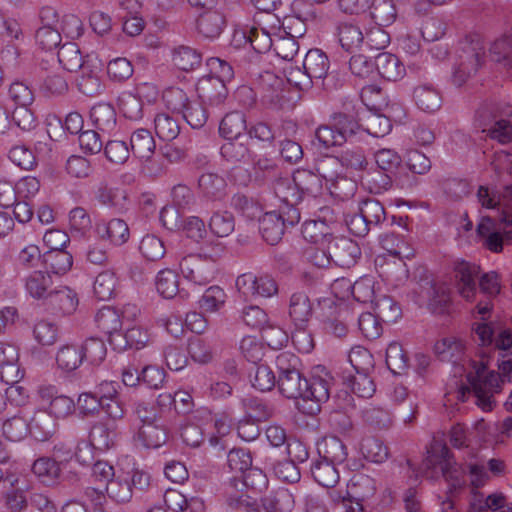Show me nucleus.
Returning <instances> with one entry per match:
<instances>
[{"label": "nucleus", "instance_id": "7", "mask_svg": "<svg viewBox=\"0 0 512 512\" xmlns=\"http://www.w3.org/2000/svg\"><path fill=\"white\" fill-rule=\"evenodd\" d=\"M179 269L185 279L196 285H206L213 279V267L201 254L184 256L180 260Z\"/></svg>", "mask_w": 512, "mask_h": 512}, {"label": "nucleus", "instance_id": "19", "mask_svg": "<svg viewBox=\"0 0 512 512\" xmlns=\"http://www.w3.org/2000/svg\"><path fill=\"white\" fill-rule=\"evenodd\" d=\"M125 311H121L115 307L103 306L95 315V323L97 328L104 334L108 335L109 343L111 339L120 334Z\"/></svg>", "mask_w": 512, "mask_h": 512}, {"label": "nucleus", "instance_id": "49", "mask_svg": "<svg viewBox=\"0 0 512 512\" xmlns=\"http://www.w3.org/2000/svg\"><path fill=\"white\" fill-rule=\"evenodd\" d=\"M127 198L126 193L118 188L109 186L106 182H101L94 190V199L101 205L121 210L122 201Z\"/></svg>", "mask_w": 512, "mask_h": 512}, {"label": "nucleus", "instance_id": "43", "mask_svg": "<svg viewBox=\"0 0 512 512\" xmlns=\"http://www.w3.org/2000/svg\"><path fill=\"white\" fill-rule=\"evenodd\" d=\"M32 472L45 485H53L61 475V468L57 460L51 457H40L34 461Z\"/></svg>", "mask_w": 512, "mask_h": 512}, {"label": "nucleus", "instance_id": "1", "mask_svg": "<svg viewBox=\"0 0 512 512\" xmlns=\"http://www.w3.org/2000/svg\"><path fill=\"white\" fill-rule=\"evenodd\" d=\"M501 374L495 371H489L486 375L484 372L486 366L480 364L475 373H468L466 379L470 384L471 390L476 397V404L484 412H490L495 406L494 394L501 392L504 380L507 378L512 381V360H503L498 366Z\"/></svg>", "mask_w": 512, "mask_h": 512}, {"label": "nucleus", "instance_id": "33", "mask_svg": "<svg viewBox=\"0 0 512 512\" xmlns=\"http://www.w3.org/2000/svg\"><path fill=\"white\" fill-rule=\"evenodd\" d=\"M28 425L30 435L38 441L48 440L56 431L55 418L47 410H37Z\"/></svg>", "mask_w": 512, "mask_h": 512}, {"label": "nucleus", "instance_id": "17", "mask_svg": "<svg viewBox=\"0 0 512 512\" xmlns=\"http://www.w3.org/2000/svg\"><path fill=\"white\" fill-rule=\"evenodd\" d=\"M332 127L342 136L344 143L357 134L362 128L359 112L355 106H345L344 111L335 112L330 116Z\"/></svg>", "mask_w": 512, "mask_h": 512}, {"label": "nucleus", "instance_id": "22", "mask_svg": "<svg viewBox=\"0 0 512 512\" xmlns=\"http://www.w3.org/2000/svg\"><path fill=\"white\" fill-rule=\"evenodd\" d=\"M243 487L256 493H262L268 487V478L261 469L251 466L241 478L232 477L227 483V489L236 492H242Z\"/></svg>", "mask_w": 512, "mask_h": 512}, {"label": "nucleus", "instance_id": "10", "mask_svg": "<svg viewBox=\"0 0 512 512\" xmlns=\"http://www.w3.org/2000/svg\"><path fill=\"white\" fill-rule=\"evenodd\" d=\"M250 138L272 144L275 139L293 137L297 133V124L292 120H283L277 129H273L268 123L259 121L247 130Z\"/></svg>", "mask_w": 512, "mask_h": 512}, {"label": "nucleus", "instance_id": "62", "mask_svg": "<svg viewBox=\"0 0 512 512\" xmlns=\"http://www.w3.org/2000/svg\"><path fill=\"white\" fill-rule=\"evenodd\" d=\"M156 135L164 141L174 140L180 133L178 121L167 113H159L154 118Z\"/></svg>", "mask_w": 512, "mask_h": 512}, {"label": "nucleus", "instance_id": "45", "mask_svg": "<svg viewBox=\"0 0 512 512\" xmlns=\"http://www.w3.org/2000/svg\"><path fill=\"white\" fill-rule=\"evenodd\" d=\"M342 167L347 171H366L369 165L365 150L359 146L347 147L337 155Z\"/></svg>", "mask_w": 512, "mask_h": 512}, {"label": "nucleus", "instance_id": "57", "mask_svg": "<svg viewBox=\"0 0 512 512\" xmlns=\"http://www.w3.org/2000/svg\"><path fill=\"white\" fill-rule=\"evenodd\" d=\"M245 417L258 422L266 421L272 416V408L263 399L248 396L241 400Z\"/></svg>", "mask_w": 512, "mask_h": 512}, {"label": "nucleus", "instance_id": "38", "mask_svg": "<svg viewBox=\"0 0 512 512\" xmlns=\"http://www.w3.org/2000/svg\"><path fill=\"white\" fill-rule=\"evenodd\" d=\"M52 277L48 271H33L25 278V289L34 299L49 297L52 288Z\"/></svg>", "mask_w": 512, "mask_h": 512}, {"label": "nucleus", "instance_id": "27", "mask_svg": "<svg viewBox=\"0 0 512 512\" xmlns=\"http://www.w3.org/2000/svg\"><path fill=\"white\" fill-rule=\"evenodd\" d=\"M149 342V334L146 329L140 326L128 328L124 334H116L111 339V346L114 350L122 351L126 349L139 350Z\"/></svg>", "mask_w": 512, "mask_h": 512}, {"label": "nucleus", "instance_id": "41", "mask_svg": "<svg viewBox=\"0 0 512 512\" xmlns=\"http://www.w3.org/2000/svg\"><path fill=\"white\" fill-rule=\"evenodd\" d=\"M293 179L301 192L303 199L305 197H317L322 192V180L320 176L310 170H297L293 173Z\"/></svg>", "mask_w": 512, "mask_h": 512}, {"label": "nucleus", "instance_id": "32", "mask_svg": "<svg viewBox=\"0 0 512 512\" xmlns=\"http://www.w3.org/2000/svg\"><path fill=\"white\" fill-rule=\"evenodd\" d=\"M343 167L338 156H326L320 159L316 164L317 175L320 179H325L328 183L340 182L350 185L353 188V181L343 175Z\"/></svg>", "mask_w": 512, "mask_h": 512}, {"label": "nucleus", "instance_id": "15", "mask_svg": "<svg viewBox=\"0 0 512 512\" xmlns=\"http://www.w3.org/2000/svg\"><path fill=\"white\" fill-rule=\"evenodd\" d=\"M479 271V266L470 262L461 260L455 263L454 272L458 292L466 300H471L475 296Z\"/></svg>", "mask_w": 512, "mask_h": 512}, {"label": "nucleus", "instance_id": "26", "mask_svg": "<svg viewBox=\"0 0 512 512\" xmlns=\"http://www.w3.org/2000/svg\"><path fill=\"white\" fill-rule=\"evenodd\" d=\"M285 229L283 219L277 211L266 212L259 218V231L262 238L270 245H276L281 241Z\"/></svg>", "mask_w": 512, "mask_h": 512}, {"label": "nucleus", "instance_id": "23", "mask_svg": "<svg viewBox=\"0 0 512 512\" xmlns=\"http://www.w3.org/2000/svg\"><path fill=\"white\" fill-rule=\"evenodd\" d=\"M227 183L223 176L205 172L198 178L199 194L209 201H221L226 196Z\"/></svg>", "mask_w": 512, "mask_h": 512}, {"label": "nucleus", "instance_id": "52", "mask_svg": "<svg viewBox=\"0 0 512 512\" xmlns=\"http://www.w3.org/2000/svg\"><path fill=\"white\" fill-rule=\"evenodd\" d=\"M373 310L376 317H379L386 324L395 323L402 316L399 303L387 295L379 297L374 302Z\"/></svg>", "mask_w": 512, "mask_h": 512}, {"label": "nucleus", "instance_id": "36", "mask_svg": "<svg viewBox=\"0 0 512 512\" xmlns=\"http://www.w3.org/2000/svg\"><path fill=\"white\" fill-rule=\"evenodd\" d=\"M116 426L108 422H96L89 432V443L95 449L106 451L112 448L116 442Z\"/></svg>", "mask_w": 512, "mask_h": 512}, {"label": "nucleus", "instance_id": "3", "mask_svg": "<svg viewBox=\"0 0 512 512\" xmlns=\"http://www.w3.org/2000/svg\"><path fill=\"white\" fill-rule=\"evenodd\" d=\"M458 59L451 80L455 86L461 87L485 62V47L478 35H468L460 41Z\"/></svg>", "mask_w": 512, "mask_h": 512}, {"label": "nucleus", "instance_id": "60", "mask_svg": "<svg viewBox=\"0 0 512 512\" xmlns=\"http://www.w3.org/2000/svg\"><path fill=\"white\" fill-rule=\"evenodd\" d=\"M77 87L82 94L88 97L97 96L104 90V85L98 73L87 66L82 69V74L77 80Z\"/></svg>", "mask_w": 512, "mask_h": 512}, {"label": "nucleus", "instance_id": "16", "mask_svg": "<svg viewBox=\"0 0 512 512\" xmlns=\"http://www.w3.org/2000/svg\"><path fill=\"white\" fill-rule=\"evenodd\" d=\"M196 91L202 102H207L212 106L223 104L228 96L226 83L207 75L198 80Z\"/></svg>", "mask_w": 512, "mask_h": 512}, {"label": "nucleus", "instance_id": "58", "mask_svg": "<svg viewBox=\"0 0 512 512\" xmlns=\"http://www.w3.org/2000/svg\"><path fill=\"white\" fill-rule=\"evenodd\" d=\"M156 289L159 294L167 299H171L180 293L178 274L169 268L158 272L156 277Z\"/></svg>", "mask_w": 512, "mask_h": 512}, {"label": "nucleus", "instance_id": "9", "mask_svg": "<svg viewBox=\"0 0 512 512\" xmlns=\"http://www.w3.org/2000/svg\"><path fill=\"white\" fill-rule=\"evenodd\" d=\"M227 26V18L218 10L205 11L198 15L195 21L196 33L206 41H215Z\"/></svg>", "mask_w": 512, "mask_h": 512}, {"label": "nucleus", "instance_id": "11", "mask_svg": "<svg viewBox=\"0 0 512 512\" xmlns=\"http://www.w3.org/2000/svg\"><path fill=\"white\" fill-rule=\"evenodd\" d=\"M313 313L312 302L305 292L297 291L290 296L288 316L294 328H308Z\"/></svg>", "mask_w": 512, "mask_h": 512}, {"label": "nucleus", "instance_id": "54", "mask_svg": "<svg viewBox=\"0 0 512 512\" xmlns=\"http://www.w3.org/2000/svg\"><path fill=\"white\" fill-rule=\"evenodd\" d=\"M464 346L455 338H443L434 345L435 354L443 362L456 364L463 355Z\"/></svg>", "mask_w": 512, "mask_h": 512}, {"label": "nucleus", "instance_id": "20", "mask_svg": "<svg viewBox=\"0 0 512 512\" xmlns=\"http://www.w3.org/2000/svg\"><path fill=\"white\" fill-rule=\"evenodd\" d=\"M47 303L55 314L70 315L76 310L79 299L73 289L60 286L50 291Z\"/></svg>", "mask_w": 512, "mask_h": 512}, {"label": "nucleus", "instance_id": "2", "mask_svg": "<svg viewBox=\"0 0 512 512\" xmlns=\"http://www.w3.org/2000/svg\"><path fill=\"white\" fill-rule=\"evenodd\" d=\"M275 366L279 392L288 399L301 398L307 387V378L302 372L300 358L292 352L284 351L276 357Z\"/></svg>", "mask_w": 512, "mask_h": 512}, {"label": "nucleus", "instance_id": "47", "mask_svg": "<svg viewBox=\"0 0 512 512\" xmlns=\"http://www.w3.org/2000/svg\"><path fill=\"white\" fill-rule=\"evenodd\" d=\"M368 10L378 26H390L397 17V10L392 0H370Z\"/></svg>", "mask_w": 512, "mask_h": 512}, {"label": "nucleus", "instance_id": "51", "mask_svg": "<svg viewBox=\"0 0 512 512\" xmlns=\"http://www.w3.org/2000/svg\"><path fill=\"white\" fill-rule=\"evenodd\" d=\"M128 482V474H120L105 485L107 496L116 503H128L133 497V490Z\"/></svg>", "mask_w": 512, "mask_h": 512}, {"label": "nucleus", "instance_id": "18", "mask_svg": "<svg viewBox=\"0 0 512 512\" xmlns=\"http://www.w3.org/2000/svg\"><path fill=\"white\" fill-rule=\"evenodd\" d=\"M412 96L417 108L425 113H435L443 104L441 91L431 83H422L414 87Z\"/></svg>", "mask_w": 512, "mask_h": 512}, {"label": "nucleus", "instance_id": "39", "mask_svg": "<svg viewBox=\"0 0 512 512\" xmlns=\"http://www.w3.org/2000/svg\"><path fill=\"white\" fill-rule=\"evenodd\" d=\"M335 35L342 49L346 52H352L358 48L364 40L361 29L349 22H339L335 27Z\"/></svg>", "mask_w": 512, "mask_h": 512}, {"label": "nucleus", "instance_id": "30", "mask_svg": "<svg viewBox=\"0 0 512 512\" xmlns=\"http://www.w3.org/2000/svg\"><path fill=\"white\" fill-rule=\"evenodd\" d=\"M96 233L102 240H107L115 246H121L129 239V228L122 219L114 218L108 222L98 223Z\"/></svg>", "mask_w": 512, "mask_h": 512}, {"label": "nucleus", "instance_id": "44", "mask_svg": "<svg viewBox=\"0 0 512 512\" xmlns=\"http://www.w3.org/2000/svg\"><path fill=\"white\" fill-rule=\"evenodd\" d=\"M131 151L141 159H150L154 154L156 144L151 132L147 129H137L130 138Z\"/></svg>", "mask_w": 512, "mask_h": 512}, {"label": "nucleus", "instance_id": "34", "mask_svg": "<svg viewBox=\"0 0 512 512\" xmlns=\"http://www.w3.org/2000/svg\"><path fill=\"white\" fill-rule=\"evenodd\" d=\"M246 130V117L239 111L227 113L219 123V134L225 140L244 139Z\"/></svg>", "mask_w": 512, "mask_h": 512}, {"label": "nucleus", "instance_id": "48", "mask_svg": "<svg viewBox=\"0 0 512 512\" xmlns=\"http://www.w3.org/2000/svg\"><path fill=\"white\" fill-rule=\"evenodd\" d=\"M172 61L178 69L188 72L201 65L202 54L190 46L181 45L173 50Z\"/></svg>", "mask_w": 512, "mask_h": 512}, {"label": "nucleus", "instance_id": "40", "mask_svg": "<svg viewBox=\"0 0 512 512\" xmlns=\"http://www.w3.org/2000/svg\"><path fill=\"white\" fill-rule=\"evenodd\" d=\"M343 383L359 398H371L376 391V385L370 373H349L343 376Z\"/></svg>", "mask_w": 512, "mask_h": 512}, {"label": "nucleus", "instance_id": "14", "mask_svg": "<svg viewBox=\"0 0 512 512\" xmlns=\"http://www.w3.org/2000/svg\"><path fill=\"white\" fill-rule=\"evenodd\" d=\"M377 491L376 481L364 473H355L347 484V496L359 506L358 511L364 512L361 502L371 499Z\"/></svg>", "mask_w": 512, "mask_h": 512}, {"label": "nucleus", "instance_id": "6", "mask_svg": "<svg viewBox=\"0 0 512 512\" xmlns=\"http://www.w3.org/2000/svg\"><path fill=\"white\" fill-rule=\"evenodd\" d=\"M325 249L328 258L343 268L354 266L362 255L359 244L347 237H333Z\"/></svg>", "mask_w": 512, "mask_h": 512}, {"label": "nucleus", "instance_id": "61", "mask_svg": "<svg viewBox=\"0 0 512 512\" xmlns=\"http://www.w3.org/2000/svg\"><path fill=\"white\" fill-rule=\"evenodd\" d=\"M254 371L249 374L252 386L266 392L272 390L277 384L276 376L272 369L266 364H255Z\"/></svg>", "mask_w": 512, "mask_h": 512}, {"label": "nucleus", "instance_id": "13", "mask_svg": "<svg viewBox=\"0 0 512 512\" xmlns=\"http://www.w3.org/2000/svg\"><path fill=\"white\" fill-rule=\"evenodd\" d=\"M476 233L485 249L493 253H500L503 251V237L498 219L490 216H483L477 224Z\"/></svg>", "mask_w": 512, "mask_h": 512}, {"label": "nucleus", "instance_id": "12", "mask_svg": "<svg viewBox=\"0 0 512 512\" xmlns=\"http://www.w3.org/2000/svg\"><path fill=\"white\" fill-rule=\"evenodd\" d=\"M331 377L326 373L325 377L312 376L307 379V387L303 391L301 397L304 401L310 400L314 404L310 406L308 414H316L320 412L321 403H325L330 398Z\"/></svg>", "mask_w": 512, "mask_h": 512}, {"label": "nucleus", "instance_id": "24", "mask_svg": "<svg viewBox=\"0 0 512 512\" xmlns=\"http://www.w3.org/2000/svg\"><path fill=\"white\" fill-rule=\"evenodd\" d=\"M301 233L306 241L323 248H326L334 237L331 226L326 220L321 219L306 220L302 225Z\"/></svg>", "mask_w": 512, "mask_h": 512}, {"label": "nucleus", "instance_id": "56", "mask_svg": "<svg viewBox=\"0 0 512 512\" xmlns=\"http://www.w3.org/2000/svg\"><path fill=\"white\" fill-rule=\"evenodd\" d=\"M81 354L83 361L89 362L91 365H99L107 355V348L104 341L98 337L87 338L82 345Z\"/></svg>", "mask_w": 512, "mask_h": 512}, {"label": "nucleus", "instance_id": "29", "mask_svg": "<svg viewBox=\"0 0 512 512\" xmlns=\"http://www.w3.org/2000/svg\"><path fill=\"white\" fill-rule=\"evenodd\" d=\"M318 457L334 464H343L348 457V448L344 442L336 436H325L317 443Z\"/></svg>", "mask_w": 512, "mask_h": 512}, {"label": "nucleus", "instance_id": "64", "mask_svg": "<svg viewBox=\"0 0 512 512\" xmlns=\"http://www.w3.org/2000/svg\"><path fill=\"white\" fill-rule=\"evenodd\" d=\"M117 278L112 270L99 273L94 281L93 290L99 300H109L115 293Z\"/></svg>", "mask_w": 512, "mask_h": 512}, {"label": "nucleus", "instance_id": "53", "mask_svg": "<svg viewBox=\"0 0 512 512\" xmlns=\"http://www.w3.org/2000/svg\"><path fill=\"white\" fill-rule=\"evenodd\" d=\"M273 190L282 204L300 203L303 200L293 177L277 178L273 183Z\"/></svg>", "mask_w": 512, "mask_h": 512}, {"label": "nucleus", "instance_id": "63", "mask_svg": "<svg viewBox=\"0 0 512 512\" xmlns=\"http://www.w3.org/2000/svg\"><path fill=\"white\" fill-rule=\"evenodd\" d=\"M361 418L365 424L379 430L389 428L392 422L388 410L372 405L361 410Z\"/></svg>", "mask_w": 512, "mask_h": 512}, {"label": "nucleus", "instance_id": "8", "mask_svg": "<svg viewBox=\"0 0 512 512\" xmlns=\"http://www.w3.org/2000/svg\"><path fill=\"white\" fill-rule=\"evenodd\" d=\"M306 6L310 7L305 0H294L291 4L292 14L284 17L282 28L292 40L304 36L306 22L314 20L316 17L312 9H303Z\"/></svg>", "mask_w": 512, "mask_h": 512}, {"label": "nucleus", "instance_id": "5", "mask_svg": "<svg viewBox=\"0 0 512 512\" xmlns=\"http://www.w3.org/2000/svg\"><path fill=\"white\" fill-rule=\"evenodd\" d=\"M329 68L330 61L326 53L317 48L310 49L303 61L304 72L297 70V74L303 77V81L295 82V86L301 91L310 89L313 80L326 76Z\"/></svg>", "mask_w": 512, "mask_h": 512}, {"label": "nucleus", "instance_id": "50", "mask_svg": "<svg viewBox=\"0 0 512 512\" xmlns=\"http://www.w3.org/2000/svg\"><path fill=\"white\" fill-rule=\"evenodd\" d=\"M57 57L60 65L69 72H76L85 67L80 48L74 42L63 44L58 50Z\"/></svg>", "mask_w": 512, "mask_h": 512}, {"label": "nucleus", "instance_id": "37", "mask_svg": "<svg viewBox=\"0 0 512 512\" xmlns=\"http://www.w3.org/2000/svg\"><path fill=\"white\" fill-rule=\"evenodd\" d=\"M359 211L371 229H385L388 214L383 204L374 198H367L360 203Z\"/></svg>", "mask_w": 512, "mask_h": 512}, {"label": "nucleus", "instance_id": "59", "mask_svg": "<svg viewBox=\"0 0 512 512\" xmlns=\"http://www.w3.org/2000/svg\"><path fill=\"white\" fill-rule=\"evenodd\" d=\"M118 106L127 119L136 121L143 117V101L130 91L122 92L119 95Z\"/></svg>", "mask_w": 512, "mask_h": 512}, {"label": "nucleus", "instance_id": "4", "mask_svg": "<svg viewBox=\"0 0 512 512\" xmlns=\"http://www.w3.org/2000/svg\"><path fill=\"white\" fill-rule=\"evenodd\" d=\"M428 453L429 455L424 461L425 467L427 469L439 468L446 481L454 482V486L458 484L460 472L446 443L434 441L431 451Z\"/></svg>", "mask_w": 512, "mask_h": 512}, {"label": "nucleus", "instance_id": "28", "mask_svg": "<svg viewBox=\"0 0 512 512\" xmlns=\"http://www.w3.org/2000/svg\"><path fill=\"white\" fill-rule=\"evenodd\" d=\"M168 440V430L160 421L141 425L136 435L138 441L144 448L157 449Z\"/></svg>", "mask_w": 512, "mask_h": 512}, {"label": "nucleus", "instance_id": "55", "mask_svg": "<svg viewBox=\"0 0 512 512\" xmlns=\"http://www.w3.org/2000/svg\"><path fill=\"white\" fill-rule=\"evenodd\" d=\"M81 351L79 345L67 344L62 346L56 355L58 367L66 372L76 370L83 363Z\"/></svg>", "mask_w": 512, "mask_h": 512}, {"label": "nucleus", "instance_id": "35", "mask_svg": "<svg viewBox=\"0 0 512 512\" xmlns=\"http://www.w3.org/2000/svg\"><path fill=\"white\" fill-rule=\"evenodd\" d=\"M90 118L96 129L110 134L117 125L115 108L110 103L100 102L90 110Z\"/></svg>", "mask_w": 512, "mask_h": 512}, {"label": "nucleus", "instance_id": "25", "mask_svg": "<svg viewBox=\"0 0 512 512\" xmlns=\"http://www.w3.org/2000/svg\"><path fill=\"white\" fill-rule=\"evenodd\" d=\"M374 64L378 75L385 80L397 81L405 75L404 64L392 53H379L374 59Z\"/></svg>", "mask_w": 512, "mask_h": 512}, {"label": "nucleus", "instance_id": "21", "mask_svg": "<svg viewBox=\"0 0 512 512\" xmlns=\"http://www.w3.org/2000/svg\"><path fill=\"white\" fill-rule=\"evenodd\" d=\"M337 464L323 460L317 457L312 460L310 465V475L312 479L324 488H334L340 480V472Z\"/></svg>", "mask_w": 512, "mask_h": 512}, {"label": "nucleus", "instance_id": "46", "mask_svg": "<svg viewBox=\"0 0 512 512\" xmlns=\"http://www.w3.org/2000/svg\"><path fill=\"white\" fill-rule=\"evenodd\" d=\"M46 269L56 275H64L73 265V255L67 250L47 251L43 254Z\"/></svg>", "mask_w": 512, "mask_h": 512}, {"label": "nucleus", "instance_id": "42", "mask_svg": "<svg viewBox=\"0 0 512 512\" xmlns=\"http://www.w3.org/2000/svg\"><path fill=\"white\" fill-rule=\"evenodd\" d=\"M261 506L266 512H291L294 498L287 489H278L262 497Z\"/></svg>", "mask_w": 512, "mask_h": 512}, {"label": "nucleus", "instance_id": "31", "mask_svg": "<svg viewBox=\"0 0 512 512\" xmlns=\"http://www.w3.org/2000/svg\"><path fill=\"white\" fill-rule=\"evenodd\" d=\"M512 114L510 106L499 103H485L476 111V121L478 126L484 131L486 128L498 125L500 120H506V117Z\"/></svg>", "mask_w": 512, "mask_h": 512}]
</instances>
